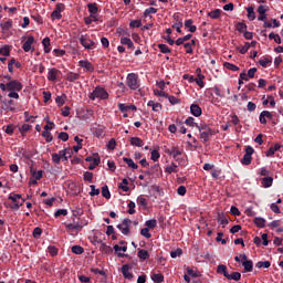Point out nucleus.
I'll list each match as a JSON object with an SVG mask.
<instances>
[{"mask_svg": "<svg viewBox=\"0 0 283 283\" xmlns=\"http://www.w3.org/2000/svg\"><path fill=\"white\" fill-rule=\"evenodd\" d=\"M0 90L1 92H9V98H15V101H19V92L23 90V84L19 82V80H11L7 84L0 83Z\"/></svg>", "mask_w": 283, "mask_h": 283, "instance_id": "1", "label": "nucleus"}, {"mask_svg": "<svg viewBox=\"0 0 283 283\" xmlns=\"http://www.w3.org/2000/svg\"><path fill=\"white\" fill-rule=\"evenodd\" d=\"M90 101H96V98H99L101 101H107L109 98V93L102 87L96 86L92 93L88 94Z\"/></svg>", "mask_w": 283, "mask_h": 283, "instance_id": "2", "label": "nucleus"}, {"mask_svg": "<svg viewBox=\"0 0 283 283\" xmlns=\"http://www.w3.org/2000/svg\"><path fill=\"white\" fill-rule=\"evenodd\" d=\"M197 129L200 132V138L205 143H209V137L216 134V130L211 129V127H209V125H207L206 123L199 124V126H197Z\"/></svg>", "mask_w": 283, "mask_h": 283, "instance_id": "3", "label": "nucleus"}, {"mask_svg": "<svg viewBox=\"0 0 283 283\" xmlns=\"http://www.w3.org/2000/svg\"><path fill=\"white\" fill-rule=\"evenodd\" d=\"M126 85L129 90H138V87H140V84L138 83V74L129 73L126 77Z\"/></svg>", "mask_w": 283, "mask_h": 283, "instance_id": "4", "label": "nucleus"}, {"mask_svg": "<svg viewBox=\"0 0 283 283\" xmlns=\"http://www.w3.org/2000/svg\"><path fill=\"white\" fill-rule=\"evenodd\" d=\"M80 43L84 46V50H95L96 48V42L90 39V35H81Z\"/></svg>", "mask_w": 283, "mask_h": 283, "instance_id": "5", "label": "nucleus"}, {"mask_svg": "<svg viewBox=\"0 0 283 283\" xmlns=\"http://www.w3.org/2000/svg\"><path fill=\"white\" fill-rule=\"evenodd\" d=\"M255 149H253V147L251 146H248L245 148V154L243 156V158L241 159V165H244V166H249L251 165L252 160H253V154H254Z\"/></svg>", "mask_w": 283, "mask_h": 283, "instance_id": "6", "label": "nucleus"}, {"mask_svg": "<svg viewBox=\"0 0 283 283\" xmlns=\"http://www.w3.org/2000/svg\"><path fill=\"white\" fill-rule=\"evenodd\" d=\"M129 227H132V220L130 219H124L122 223L117 224V229L120 230L123 235H129L132 233Z\"/></svg>", "mask_w": 283, "mask_h": 283, "instance_id": "7", "label": "nucleus"}, {"mask_svg": "<svg viewBox=\"0 0 283 283\" xmlns=\"http://www.w3.org/2000/svg\"><path fill=\"white\" fill-rule=\"evenodd\" d=\"M256 12L259 13L258 21H266V12H269V7L261 4L258 7Z\"/></svg>", "mask_w": 283, "mask_h": 283, "instance_id": "8", "label": "nucleus"}, {"mask_svg": "<svg viewBox=\"0 0 283 283\" xmlns=\"http://www.w3.org/2000/svg\"><path fill=\"white\" fill-rule=\"evenodd\" d=\"M255 72H258V69L252 67L248 71V73L242 72L241 78H244V81H249L250 78H255Z\"/></svg>", "mask_w": 283, "mask_h": 283, "instance_id": "9", "label": "nucleus"}, {"mask_svg": "<svg viewBox=\"0 0 283 283\" xmlns=\"http://www.w3.org/2000/svg\"><path fill=\"white\" fill-rule=\"evenodd\" d=\"M59 74H61V71L59 69H50L48 74V81H56V78H59Z\"/></svg>", "mask_w": 283, "mask_h": 283, "instance_id": "10", "label": "nucleus"}, {"mask_svg": "<svg viewBox=\"0 0 283 283\" xmlns=\"http://www.w3.org/2000/svg\"><path fill=\"white\" fill-rule=\"evenodd\" d=\"M190 113L192 114V116H196V118H198L202 116V108L198 104H191Z\"/></svg>", "mask_w": 283, "mask_h": 283, "instance_id": "11", "label": "nucleus"}, {"mask_svg": "<svg viewBox=\"0 0 283 283\" xmlns=\"http://www.w3.org/2000/svg\"><path fill=\"white\" fill-rule=\"evenodd\" d=\"M167 154L169 156H172V158L177 160V163L180 160L179 156H182V151H180V149H178L177 147H172L170 150H167Z\"/></svg>", "mask_w": 283, "mask_h": 283, "instance_id": "12", "label": "nucleus"}, {"mask_svg": "<svg viewBox=\"0 0 283 283\" xmlns=\"http://www.w3.org/2000/svg\"><path fill=\"white\" fill-rule=\"evenodd\" d=\"M80 67H83L84 70H86L87 72H94V64H92L90 61L87 60H82L78 62Z\"/></svg>", "mask_w": 283, "mask_h": 283, "instance_id": "13", "label": "nucleus"}, {"mask_svg": "<svg viewBox=\"0 0 283 283\" xmlns=\"http://www.w3.org/2000/svg\"><path fill=\"white\" fill-rule=\"evenodd\" d=\"M32 43H34V38L32 35H29L27 41L22 45V50L24 52H30V50H32Z\"/></svg>", "mask_w": 283, "mask_h": 283, "instance_id": "14", "label": "nucleus"}, {"mask_svg": "<svg viewBox=\"0 0 283 283\" xmlns=\"http://www.w3.org/2000/svg\"><path fill=\"white\" fill-rule=\"evenodd\" d=\"M122 275L126 279V280H132L134 277V274L129 272V265L128 264H124L122 266Z\"/></svg>", "mask_w": 283, "mask_h": 283, "instance_id": "15", "label": "nucleus"}, {"mask_svg": "<svg viewBox=\"0 0 283 283\" xmlns=\"http://www.w3.org/2000/svg\"><path fill=\"white\" fill-rule=\"evenodd\" d=\"M185 28L188 30V32H196L198 28L193 25V20L189 19L185 21Z\"/></svg>", "mask_w": 283, "mask_h": 283, "instance_id": "16", "label": "nucleus"}, {"mask_svg": "<svg viewBox=\"0 0 283 283\" xmlns=\"http://www.w3.org/2000/svg\"><path fill=\"white\" fill-rule=\"evenodd\" d=\"M78 78H81V74L78 73L69 72L66 74V81H69V83H74L75 81H78Z\"/></svg>", "mask_w": 283, "mask_h": 283, "instance_id": "17", "label": "nucleus"}, {"mask_svg": "<svg viewBox=\"0 0 283 283\" xmlns=\"http://www.w3.org/2000/svg\"><path fill=\"white\" fill-rule=\"evenodd\" d=\"M201 70L197 69L198 77L195 78V83L201 88L205 87V75L200 74Z\"/></svg>", "mask_w": 283, "mask_h": 283, "instance_id": "18", "label": "nucleus"}, {"mask_svg": "<svg viewBox=\"0 0 283 283\" xmlns=\"http://www.w3.org/2000/svg\"><path fill=\"white\" fill-rule=\"evenodd\" d=\"M282 146L280 144H275L274 146H271L269 148V150L265 153V156L271 157V156H275V151H280V148Z\"/></svg>", "mask_w": 283, "mask_h": 283, "instance_id": "19", "label": "nucleus"}, {"mask_svg": "<svg viewBox=\"0 0 283 283\" xmlns=\"http://www.w3.org/2000/svg\"><path fill=\"white\" fill-rule=\"evenodd\" d=\"M130 145H133V147H143L145 142L140 137H130Z\"/></svg>", "mask_w": 283, "mask_h": 283, "instance_id": "20", "label": "nucleus"}, {"mask_svg": "<svg viewBox=\"0 0 283 283\" xmlns=\"http://www.w3.org/2000/svg\"><path fill=\"white\" fill-rule=\"evenodd\" d=\"M120 44L127 45L128 50H134V42L129 38L122 36L120 38Z\"/></svg>", "mask_w": 283, "mask_h": 283, "instance_id": "21", "label": "nucleus"}, {"mask_svg": "<svg viewBox=\"0 0 283 283\" xmlns=\"http://www.w3.org/2000/svg\"><path fill=\"white\" fill-rule=\"evenodd\" d=\"M217 273L219 275H224L227 279L229 277V271L227 270V265L220 264L217 266Z\"/></svg>", "mask_w": 283, "mask_h": 283, "instance_id": "22", "label": "nucleus"}, {"mask_svg": "<svg viewBox=\"0 0 283 283\" xmlns=\"http://www.w3.org/2000/svg\"><path fill=\"white\" fill-rule=\"evenodd\" d=\"M242 266L245 273H251L253 271V261H242Z\"/></svg>", "mask_w": 283, "mask_h": 283, "instance_id": "23", "label": "nucleus"}, {"mask_svg": "<svg viewBox=\"0 0 283 283\" xmlns=\"http://www.w3.org/2000/svg\"><path fill=\"white\" fill-rule=\"evenodd\" d=\"M69 190L72 196H78V193H81V188L75 182L69 185Z\"/></svg>", "mask_w": 283, "mask_h": 283, "instance_id": "24", "label": "nucleus"}, {"mask_svg": "<svg viewBox=\"0 0 283 283\" xmlns=\"http://www.w3.org/2000/svg\"><path fill=\"white\" fill-rule=\"evenodd\" d=\"M42 45H43V48H44V52H45V54H50V52H52V48H50V38H44L43 40H42Z\"/></svg>", "mask_w": 283, "mask_h": 283, "instance_id": "25", "label": "nucleus"}, {"mask_svg": "<svg viewBox=\"0 0 283 283\" xmlns=\"http://www.w3.org/2000/svg\"><path fill=\"white\" fill-rule=\"evenodd\" d=\"M98 165H101V157H98V154H96V156L93 159V164L88 166L90 171H94V169H96Z\"/></svg>", "mask_w": 283, "mask_h": 283, "instance_id": "26", "label": "nucleus"}, {"mask_svg": "<svg viewBox=\"0 0 283 283\" xmlns=\"http://www.w3.org/2000/svg\"><path fill=\"white\" fill-rule=\"evenodd\" d=\"M137 256L139 260H149V252L147 250L138 249Z\"/></svg>", "mask_w": 283, "mask_h": 283, "instance_id": "27", "label": "nucleus"}, {"mask_svg": "<svg viewBox=\"0 0 283 283\" xmlns=\"http://www.w3.org/2000/svg\"><path fill=\"white\" fill-rule=\"evenodd\" d=\"M208 17H210V19H220V17H222V10L214 9L213 11L208 12Z\"/></svg>", "mask_w": 283, "mask_h": 283, "instance_id": "28", "label": "nucleus"}, {"mask_svg": "<svg viewBox=\"0 0 283 283\" xmlns=\"http://www.w3.org/2000/svg\"><path fill=\"white\" fill-rule=\"evenodd\" d=\"M72 253H74L75 255H83V253H85V249H83V247L81 245H73L71 248Z\"/></svg>", "mask_w": 283, "mask_h": 283, "instance_id": "29", "label": "nucleus"}, {"mask_svg": "<svg viewBox=\"0 0 283 283\" xmlns=\"http://www.w3.org/2000/svg\"><path fill=\"white\" fill-rule=\"evenodd\" d=\"M262 185L265 189H269V187H273V177H264L262 179Z\"/></svg>", "mask_w": 283, "mask_h": 283, "instance_id": "30", "label": "nucleus"}, {"mask_svg": "<svg viewBox=\"0 0 283 283\" xmlns=\"http://www.w3.org/2000/svg\"><path fill=\"white\" fill-rule=\"evenodd\" d=\"M249 21H255V9L251 6L247 8Z\"/></svg>", "mask_w": 283, "mask_h": 283, "instance_id": "31", "label": "nucleus"}, {"mask_svg": "<svg viewBox=\"0 0 283 283\" xmlns=\"http://www.w3.org/2000/svg\"><path fill=\"white\" fill-rule=\"evenodd\" d=\"M123 160L130 169H138V166L136 165V163H134V159L124 157Z\"/></svg>", "mask_w": 283, "mask_h": 283, "instance_id": "32", "label": "nucleus"}, {"mask_svg": "<svg viewBox=\"0 0 283 283\" xmlns=\"http://www.w3.org/2000/svg\"><path fill=\"white\" fill-rule=\"evenodd\" d=\"M166 174H178V165L171 164L170 166H167L165 169Z\"/></svg>", "mask_w": 283, "mask_h": 283, "instance_id": "33", "label": "nucleus"}, {"mask_svg": "<svg viewBox=\"0 0 283 283\" xmlns=\"http://www.w3.org/2000/svg\"><path fill=\"white\" fill-rule=\"evenodd\" d=\"M254 224L259 227V229H264V227H266V220H264L263 218H255L254 219Z\"/></svg>", "mask_w": 283, "mask_h": 283, "instance_id": "34", "label": "nucleus"}, {"mask_svg": "<svg viewBox=\"0 0 283 283\" xmlns=\"http://www.w3.org/2000/svg\"><path fill=\"white\" fill-rule=\"evenodd\" d=\"M223 67H226V70H230L231 72H238L240 70L238 65L231 64L230 62H224Z\"/></svg>", "mask_w": 283, "mask_h": 283, "instance_id": "35", "label": "nucleus"}, {"mask_svg": "<svg viewBox=\"0 0 283 283\" xmlns=\"http://www.w3.org/2000/svg\"><path fill=\"white\" fill-rule=\"evenodd\" d=\"M88 12L92 14H98V6L96 3L87 4Z\"/></svg>", "mask_w": 283, "mask_h": 283, "instance_id": "36", "label": "nucleus"}, {"mask_svg": "<svg viewBox=\"0 0 283 283\" xmlns=\"http://www.w3.org/2000/svg\"><path fill=\"white\" fill-rule=\"evenodd\" d=\"M76 224H77V229H80V231H83V228L87 227L88 221L85 218H78V221L76 222Z\"/></svg>", "mask_w": 283, "mask_h": 283, "instance_id": "37", "label": "nucleus"}, {"mask_svg": "<svg viewBox=\"0 0 283 283\" xmlns=\"http://www.w3.org/2000/svg\"><path fill=\"white\" fill-rule=\"evenodd\" d=\"M273 63V61L269 57H262L259 61V65H261V67H269V65H271Z\"/></svg>", "mask_w": 283, "mask_h": 283, "instance_id": "38", "label": "nucleus"}, {"mask_svg": "<svg viewBox=\"0 0 283 283\" xmlns=\"http://www.w3.org/2000/svg\"><path fill=\"white\" fill-rule=\"evenodd\" d=\"M242 274L240 272H232L228 275V280H234V282H240Z\"/></svg>", "mask_w": 283, "mask_h": 283, "instance_id": "39", "label": "nucleus"}, {"mask_svg": "<svg viewBox=\"0 0 283 283\" xmlns=\"http://www.w3.org/2000/svg\"><path fill=\"white\" fill-rule=\"evenodd\" d=\"M65 98H67L66 94H63L62 96H57L55 98V103L57 104V107H63V105H65Z\"/></svg>", "mask_w": 283, "mask_h": 283, "instance_id": "40", "label": "nucleus"}, {"mask_svg": "<svg viewBox=\"0 0 283 283\" xmlns=\"http://www.w3.org/2000/svg\"><path fill=\"white\" fill-rule=\"evenodd\" d=\"M151 280L155 283H163V282H165V275H163L160 273L159 274H153Z\"/></svg>", "mask_w": 283, "mask_h": 283, "instance_id": "41", "label": "nucleus"}, {"mask_svg": "<svg viewBox=\"0 0 283 283\" xmlns=\"http://www.w3.org/2000/svg\"><path fill=\"white\" fill-rule=\"evenodd\" d=\"M185 124L188 125L189 127H199L200 125L198 123H196V118L193 117H188L186 120H185Z\"/></svg>", "mask_w": 283, "mask_h": 283, "instance_id": "42", "label": "nucleus"}, {"mask_svg": "<svg viewBox=\"0 0 283 283\" xmlns=\"http://www.w3.org/2000/svg\"><path fill=\"white\" fill-rule=\"evenodd\" d=\"M0 56H10V46L9 45L0 46Z\"/></svg>", "mask_w": 283, "mask_h": 283, "instance_id": "43", "label": "nucleus"}, {"mask_svg": "<svg viewBox=\"0 0 283 283\" xmlns=\"http://www.w3.org/2000/svg\"><path fill=\"white\" fill-rule=\"evenodd\" d=\"M98 244L101 245V251H103L104 253H112V247L106 245L105 243H103L102 240H97Z\"/></svg>", "mask_w": 283, "mask_h": 283, "instance_id": "44", "label": "nucleus"}, {"mask_svg": "<svg viewBox=\"0 0 283 283\" xmlns=\"http://www.w3.org/2000/svg\"><path fill=\"white\" fill-rule=\"evenodd\" d=\"M158 48L161 54H171V49L167 44H158Z\"/></svg>", "mask_w": 283, "mask_h": 283, "instance_id": "45", "label": "nucleus"}, {"mask_svg": "<svg viewBox=\"0 0 283 283\" xmlns=\"http://www.w3.org/2000/svg\"><path fill=\"white\" fill-rule=\"evenodd\" d=\"M102 196L103 198H106V200H109V198H112V193L109 192V188L107 186H104L102 188Z\"/></svg>", "mask_w": 283, "mask_h": 283, "instance_id": "46", "label": "nucleus"}, {"mask_svg": "<svg viewBox=\"0 0 283 283\" xmlns=\"http://www.w3.org/2000/svg\"><path fill=\"white\" fill-rule=\"evenodd\" d=\"M145 226L147 227V229H156V227L158 226V221H156V219H151L146 221Z\"/></svg>", "mask_w": 283, "mask_h": 283, "instance_id": "47", "label": "nucleus"}, {"mask_svg": "<svg viewBox=\"0 0 283 283\" xmlns=\"http://www.w3.org/2000/svg\"><path fill=\"white\" fill-rule=\"evenodd\" d=\"M271 266L270 261H259L256 263V269H269Z\"/></svg>", "mask_w": 283, "mask_h": 283, "instance_id": "48", "label": "nucleus"}, {"mask_svg": "<svg viewBox=\"0 0 283 283\" xmlns=\"http://www.w3.org/2000/svg\"><path fill=\"white\" fill-rule=\"evenodd\" d=\"M12 28V21H6L4 23H1V30L3 32H9V30Z\"/></svg>", "mask_w": 283, "mask_h": 283, "instance_id": "49", "label": "nucleus"}, {"mask_svg": "<svg viewBox=\"0 0 283 283\" xmlns=\"http://www.w3.org/2000/svg\"><path fill=\"white\" fill-rule=\"evenodd\" d=\"M31 19H33V21H35V23H38L39 25H43V18L41 17V14H32Z\"/></svg>", "mask_w": 283, "mask_h": 283, "instance_id": "50", "label": "nucleus"}, {"mask_svg": "<svg viewBox=\"0 0 283 283\" xmlns=\"http://www.w3.org/2000/svg\"><path fill=\"white\" fill-rule=\"evenodd\" d=\"M48 251L52 258H55V255H59V248L54 245H49Z\"/></svg>", "mask_w": 283, "mask_h": 283, "instance_id": "51", "label": "nucleus"}, {"mask_svg": "<svg viewBox=\"0 0 283 283\" xmlns=\"http://www.w3.org/2000/svg\"><path fill=\"white\" fill-rule=\"evenodd\" d=\"M154 95L155 96H161L163 98L169 97V94L165 92V90H154Z\"/></svg>", "mask_w": 283, "mask_h": 283, "instance_id": "52", "label": "nucleus"}, {"mask_svg": "<svg viewBox=\"0 0 283 283\" xmlns=\"http://www.w3.org/2000/svg\"><path fill=\"white\" fill-rule=\"evenodd\" d=\"M65 228H66L69 231H81V230L78 229L77 223H76L75 221H73V223H67V224L65 226Z\"/></svg>", "mask_w": 283, "mask_h": 283, "instance_id": "53", "label": "nucleus"}, {"mask_svg": "<svg viewBox=\"0 0 283 283\" xmlns=\"http://www.w3.org/2000/svg\"><path fill=\"white\" fill-rule=\"evenodd\" d=\"M128 213L129 216H134V213H136V203L134 201L128 202Z\"/></svg>", "mask_w": 283, "mask_h": 283, "instance_id": "54", "label": "nucleus"}, {"mask_svg": "<svg viewBox=\"0 0 283 283\" xmlns=\"http://www.w3.org/2000/svg\"><path fill=\"white\" fill-rule=\"evenodd\" d=\"M42 136L45 138L46 143H52L53 140V136H52V133H50V130H44L42 133Z\"/></svg>", "mask_w": 283, "mask_h": 283, "instance_id": "55", "label": "nucleus"}, {"mask_svg": "<svg viewBox=\"0 0 283 283\" xmlns=\"http://www.w3.org/2000/svg\"><path fill=\"white\" fill-rule=\"evenodd\" d=\"M137 205L144 207V209H147V199H145L143 196H139L137 198Z\"/></svg>", "mask_w": 283, "mask_h": 283, "instance_id": "56", "label": "nucleus"}, {"mask_svg": "<svg viewBox=\"0 0 283 283\" xmlns=\"http://www.w3.org/2000/svg\"><path fill=\"white\" fill-rule=\"evenodd\" d=\"M122 182H123V184L119 185V189H123V190L126 191V192L129 191V187H128L129 180H127V179L124 178V179L122 180Z\"/></svg>", "mask_w": 283, "mask_h": 283, "instance_id": "57", "label": "nucleus"}, {"mask_svg": "<svg viewBox=\"0 0 283 283\" xmlns=\"http://www.w3.org/2000/svg\"><path fill=\"white\" fill-rule=\"evenodd\" d=\"M168 101L170 105H178L180 103V99L174 95H168Z\"/></svg>", "mask_w": 283, "mask_h": 283, "instance_id": "58", "label": "nucleus"}, {"mask_svg": "<svg viewBox=\"0 0 283 283\" xmlns=\"http://www.w3.org/2000/svg\"><path fill=\"white\" fill-rule=\"evenodd\" d=\"M238 32H244L247 30V23L244 22H238L237 25H235Z\"/></svg>", "mask_w": 283, "mask_h": 283, "instance_id": "59", "label": "nucleus"}, {"mask_svg": "<svg viewBox=\"0 0 283 283\" xmlns=\"http://www.w3.org/2000/svg\"><path fill=\"white\" fill-rule=\"evenodd\" d=\"M140 25H143V21L142 20H132L129 22V28H140Z\"/></svg>", "mask_w": 283, "mask_h": 283, "instance_id": "60", "label": "nucleus"}, {"mask_svg": "<svg viewBox=\"0 0 283 283\" xmlns=\"http://www.w3.org/2000/svg\"><path fill=\"white\" fill-rule=\"evenodd\" d=\"M159 158H160V153H158V150H153L150 154V160H154V163H157Z\"/></svg>", "mask_w": 283, "mask_h": 283, "instance_id": "61", "label": "nucleus"}, {"mask_svg": "<svg viewBox=\"0 0 283 283\" xmlns=\"http://www.w3.org/2000/svg\"><path fill=\"white\" fill-rule=\"evenodd\" d=\"M140 235H143L144 238H147V240H149V238H151V233H149V228L142 229Z\"/></svg>", "mask_w": 283, "mask_h": 283, "instance_id": "62", "label": "nucleus"}, {"mask_svg": "<svg viewBox=\"0 0 283 283\" xmlns=\"http://www.w3.org/2000/svg\"><path fill=\"white\" fill-rule=\"evenodd\" d=\"M42 233H43V230L41 228L33 229V238H35V240H39Z\"/></svg>", "mask_w": 283, "mask_h": 283, "instance_id": "63", "label": "nucleus"}, {"mask_svg": "<svg viewBox=\"0 0 283 283\" xmlns=\"http://www.w3.org/2000/svg\"><path fill=\"white\" fill-rule=\"evenodd\" d=\"M67 214V210L66 209H59L55 213L54 217L55 218H60V216H66Z\"/></svg>", "mask_w": 283, "mask_h": 283, "instance_id": "64", "label": "nucleus"}]
</instances>
